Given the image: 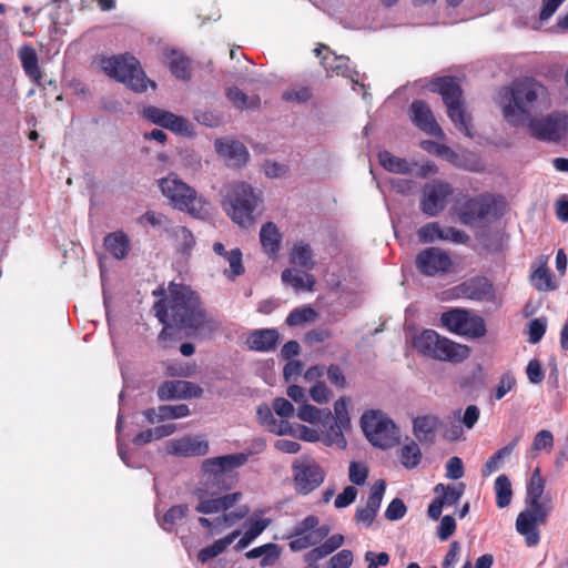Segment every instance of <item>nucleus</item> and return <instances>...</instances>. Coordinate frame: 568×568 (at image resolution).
<instances>
[{"mask_svg":"<svg viewBox=\"0 0 568 568\" xmlns=\"http://www.w3.org/2000/svg\"><path fill=\"white\" fill-rule=\"evenodd\" d=\"M248 454L237 453L206 458L202 462V477L195 489L197 505L195 510L204 515H217L214 518L200 517L199 523L210 535H219L244 519L250 508L237 504L243 495L239 491L224 494L237 483L236 469L247 463Z\"/></svg>","mask_w":568,"mask_h":568,"instance_id":"f257e3e1","label":"nucleus"},{"mask_svg":"<svg viewBox=\"0 0 568 568\" xmlns=\"http://www.w3.org/2000/svg\"><path fill=\"white\" fill-rule=\"evenodd\" d=\"M159 321L164 325L159 337H169L172 325L191 331L195 336H207L219 328V323L202 307L200 297L189 286L171 283L165 296L154 305Z\"/></svg>","mask_w":568,"mask_h":568,"instance_id":"f03ea898","label":"nucleus"},{"mask_svg":"<svg viewBox=\"0 0 568 568\" xmlns=\"http://www.w3.org/2000/svg\"><path fill=\"white\" fill-rule=\"evenodd\" d=\"M499 103L504 119L514 126H523L550 109L552 101L546 85L534 78H525L504 88Z\"/></svg>","mask_w":568,"mask_h":568,"instance_id":"7ed1b4c3","label":"nucleus"},{"mask_svg":"<svg viewBox=\"0 0 568 568\" xmlns=\"http://www.w3.org/2000/svg\"><path fill=\"white\" fill-rule=\"evenodd\" d=\"M545 489V481L540 476L539 468H536L530 477L526 494V508L520 511L516 519V530L525 538L528 547H535L539 544V525L547 521L551 511V505L541 501Z\"/></svg>","mask_w":568,"mask_h":568,"instance_id":"20e7f679","label":"nucleus"},{"mask_svg":"<svg viewBox=\"0 0 568 568\" xmlns=\"http://www.w3.org/2000/svg\"><path fill=\"white\" fill-rule=\"evenodd\" d=\"M223 206L239 226L248 229L255 223L254 213L262 202V192L244 181L227 183L222 189Z\"/></svg>","mask_w":568,"mask_h":568,"instance_id":"39448f33","label":"nucleus"},{"mask_svg":"<svg viewBox=\"0 0 568 568\" xmlns=\"http://www.w3.org/2000/svg\"><path fill=\"white\" fill-rule=\"evenodd\" d=\"M162 194L174 209L185 211L194 217H204L209 213V203L178 175L170 174L159 181Z\"/></svg>","mask_w":568,"mask_h":568,"instance_id":"423d86ee","label":"nucleus"},{"mask_svg":"<svg viewBox=\"0 0 568 568\" xmlns=\"http://www.w3.org/2000/svg\"><path fill=\"white\" fill-rule=\"evenodd\" d=\"M413 346L419 354L440 362L459 363L469 356L467 346L440 336L433 329L416 335Z\"/></svg>","mask_w":568,"mask_h":568,"instance_id":"0eeeda50","label":"nucleus"},{"mask_svg":"<svg viewBox=\"0 0 568 568\" xmlns=\"http://www.w3.org/2000/svg\"><path fill=\"white\" fill-rule=\"evenodd\" d=\"M100 65L108 77L125 84L135 92L145 91L149 83L154 87V83L145 78L139 61L132 55L102 58Z\"/></svg>","mask_w":568,"mask_h":568,"instance_id":"6e6552de","label":"nucleus"},{"mask_svg":"<svg viewBox=\"0 0 568 568\" xmlns=\"http://www.w3.org/2000/svg\"><path fill=\"white\" fill-rule=\"evenodd\" d=\"M361 427L368 442L378 448L388 449L399 443V430L382 410H367L361 417Z\"/></svg>","mask_w":568,"mask_h":568,"instance_id":"1a4fd4ad","label":"nucleus"},{"mask_svg":"<svg viewBox=\"0 0 568 568\" xmlns=\"http://www.w3.org/2000/svg\"><path fill=\"white\" fill-rule=\"evenodd\" d=\"M433 90L438 91L447 106V112L455 125L467 136H471L468 116L462 101V90L456 79L440 78L434 83Z\"/></svg>","mask_w":568,"mask_h":568,"instance_id":"9d476101","label":"nucleus"},{"mask_svg":"<svg viewBox=\"0 0 568 568\" xmlns=\"http://www.w3.org/2000/svg\"><path fill=\"white\" fill-rule=\"evenodd\" d=\"M526 124L531 136L540 141L559 142L568 136V114L562 111L535 116Z\"/></svg>","mask_w":568,"mask_h":568,"instance_id":"9b49d317","label":"nucleus"},{"mask_svg":"<svg viewBox=\"0 0 568 568\" xmlns=\"http://www.w3.org/2000/svg\"><path fill=\"white\" fill-rule=\"evenodd\" d=\"M440 322L449 332L471 338L485 335L484 320L468 311L454 308L442 314Z\"/></svg>","mask_w":568,"mask_h":568,"instance_id":"f8f14e48","label":"nucleus"},{"mask_svg":"<svg viewBox=\"0 0 568 568\" xmlns=\"http://www.w3.org/2000/svg\"><path fill=\"white\" fill-rule=\"evenodd\" d=\"M318 518L315 516H307L298 523L293 534L290 536L288 544L291 550L301 551L308 547L318 545L329 534V527L326 525H318Z\"/></svg>","mask_w":568,"mask_h":568,"instance_id":"ddd939ff","label":"nucleus"},{"mask_svg":"<svg viewBox=\"0 0 568 568\" xmlns=\"http://www.w3.org/2000/svg\"><path fill=\"white\" fill-rule=\"evenodd\" d=\"M453 194L454 189L449 183L434 180L424 185L419 207L424 214L436 216L445 210Z\"/></svg>","mask_w":568,"mask_h":568,"instance_id":"4468645a","label":"nucleus"},{"mask_svg":"<svg viewBox=\"0 0 568 568\" xmlns=\"http://www.w3.org/2000/svg\"><path fill=\"white\" fill-rule=\"evenodd\" d=\"M381 165L390 173L409 174L416 178L426 179L437 173L436 165L430 161L425 162H409L393 155L388 151H382L378 154Z\"/></svg>","mask_w":568,"mask_h":568,"instance_id":"2eb2a0df","label":"nucleus"},{"mask_svg":"<svg viewBox=\"0 0 568 568\" xmlns=\"http://www.w3.org/2000/svg\"><path fill=\"white\" fill-rule=\"evenodd\" d=\"M349 398L346 396L339 397L334 403L333 419H329L326 430H324L326 446H336L338 448H345L346 440L343 435L344 430L351 427V417L348 414Z\"/></svg>","mask_w":568,"mask_h":568,"instance_id":"dca6fc26","label":"nucleus"},{"mask_svg":"<svg viewBox=\"0 0 568 568\" xmlns=\"http://www.w3.org/2000/svg\"><path fill=\"white\" fill-rule=\"evenodd\" d=\"M295 488L308 494L317 488L325 478L323 468L311 457L302 456L293 463Z\"/></svg>","mask_w":568,"mask_h":568,"instance_id":"f3484780","label":"nucleus"},{"mask_svg":"<svg viewBox=\"0 0 568 568\" xmlns=\"http://www.w3.org/2000/svg\"><path fill=\"white\" fill-rule=\"evenodd\" d=\"M214 148L220 158L231 168H242L250 160L246 146L231 138H220L214 142Z\"/></svg>","mask_w":568,"mask_h":568,"instance_id":"a211bd4d","label":"nucleus"},{"mask_svg":"<svg viewBox=\"0 0 568 568\" xmlns=\"http://www.w3.org/2000/svg\"><path fill=\"white\" fill-rule=\"evenodd\" d=\"M416 263L419 271L429 276L446 272L452 265L449 255L438 247H429L420 252Z\"/></svg>","mask_w":568,"mask_h":568,"instance_id":"6ab92c4d","label":"nucleus"},{"mask_svg":"<svg viewBox=\"0 0 568 568\" xmlns=\"http://www.w3.org/2000/svg\"><path fill=\"white\" fill-rule=\"evenodd\" d=\"M203 389L187 381H168L158 388V396L161 400L199 398Z\"/></svg>","mask_w":568,"mask_h":568,"instance_id":"aec40b11","label":"nucleus"},{"mask_svg":"<svg viewBox=\"0 0 568 568\" xmlns=\"http://www.w3.org/2000/svg\"><path fill=\"white\" fill-rule=\"evenodd\" d=\"M166 452L183 457L204 456L209 453V443L200 436L186 435L168 442Z\"/></svg>","mask_w":568,"mask_h":568,"instance_id":"412c9836","label":"nucleus"},{"mask_svg":"<svg viewBox=\"0 0 568 568\" xmlns=\"http://www.w3.org/2000/svg\"><path fill=\"white\" fill-rule=\"evenodd\" d=\"M413 122L426 133L442 136L443 131L437 124L430 109L423 101H414L410 105Z\"/></svg>","mask_w":568,"mask_h":568,"instance_id":"4be33fe9","label":"nucleus"},{"mask_svg":"<svg viewBox=\"0 0 568 568\" xmlns=\"http://www.w3.org/2000/svg\"><path fill=\"white\" fill-rule=\"evenodd\" d=\"M322 64L328 72H334L337 75H342L352 80L355 90V85L364 89L365 85L358 82V72L349 65V59L344 55L326 54Z\"/></svg>","mask_w":568,"mask_h":568,"instance_id":"5701e85b","label":"nucleus"},{"mask_svg":"<svg viewBox=\"0 0 568 568\" xmlns=\"http://www.w3.org/2000/svg\"><path fill=\"white\" fill-rule=\"evenodd\" d=\"M278 341L280 334L275 328L254 329L246 337L248 348L256 352L274 351Z\"/></svg>","mask_w":568,"mask_h":568,"instance_id":"b1692460","label":"nucleus"},{"mask_svg":"<svg viewBox=\"0 0 568 568\" xmlns=\"http://www.w3.org/2000/svg\"><path fill=\"white\" fill-rule=\"evenodd\" d=\"M143 414L150 424H155L168 419L186 417L190 415V408L185 404L162 405L156 408H149Z\"/></svg>","mask_w":568,"mask_h":568,"instance_id":"393cba45","label":"nucleus"},{"mask_svg":"<svg viewBox=\"0 0 568 568\" xmlns=\"http://www.w3.org/2000/svg\"><path fill=\"white\" fill-rule=\"evenodd\" d=\"M296 415L301 420L311 425H318L324 430H326L329 419H333V414L328 408L321 409L307 403L297 408Z\"/></svg>","mask_w":568,"mask_h":568,"instance_id":"a878e982","label":"nucleus"},{"mask_svg":"<svg viewBox=\"0 0 568 568\" xmlns=\"http://www.w3.org/2000/svg\"><path fill=\"white\" fill-rule=\"evenodd\" d=\"M440 422L435 415L416 417L413 422L414 434L420 443H433Z\"/></svg>","mask_w":568,"mask_h":568,"instance_id":"bb28decb","label":"nucleus"},{"mask_svg":"<svg viewBox=\"0 0 568 568\" xmlns=\"http://www.w3.org/2000/svg\"><path fill=\"white\" fill-rule=\"evenodd\" d=\"M18 57L26 74L37 84L42 80V73L39 68V60L36 50L24 44L19 49Z\"/></svg>","mask_w":568,"mask_h":568,"instance_id":"cd10ccee","label":"nucleus"},{"mask_svg":"<svg viewBox=\"0 0 568 568\" xmlns=\"http://www.w3.org/2000/svg\"><path fill=\"white\" fill-rule=\"evenodd\" d=\"M256 415L260 424L270 433L280 436L287 434L290 423L284 419H276L273 416L272 409L266 404L257 407Z\"/></svg>","mask_w":568,"mask_h":568,"instance_id":"c85d7f7f","label":"nucleus"},{"mask_svg":"<svg viewBox=\"0 0 568 568\" xmlns=\"http://www.w3.org/2000/svg\"><path fill=\"white\" fill-rule=\"evenodd\" d=\"M260 241L264 252L274 257L280 250L282 235L274 223L267 222L261 227Z\"/></svg>","mask_w":568,"mask_h":568,"instance_id":"c756f323","label":"nucleus"},{"mask_svg":"<svg viewBox=\"0 0 568 568\" xmlns=\"http://www.w3.org/2000/svg\"><path fill=\"white\" fill-rule=\"evenodd\" d=\"M247 559L261 558L260 566L268 567L276 564L281 557V548L277 544L268 542L248 550L245 554Z\"/></svg>","mask_w":568,"mask_h":568,"instance_id":"7c9ffc66","label":"nucleus"},{"mask_svg":"<svg viewBox=\"0 0 568 568\" xmlns=\"http://www.w3.org/2000/svg\"><path fill=\"white\" fill-rule=\"evenodd\" d=\"M105 250L115 258H124L130 251V240L123 232H114L104 239Z\"/></svg>","mask_w":568,"mask_h":568,"instance_id":"2f4dec72","label":"nucleus"},{"mask_svg":"<svg viewBox=\"0 0 568 568\" xmlns=\"http://www.w3.org/2000/svg\"><path fill=\"white\" fill-rule=\"evenodd\" d=\"M281 277L283 283L296 291H313L315 284L313 275L292 268L284 270Z\"/></svg>","mask_w":568,"mask_h":568,"instance_id":"473e14b6","label":"nucleus"},{"mask_svg":"<svg viewBox=\"0 0 568 568\" xmlns=\"http://www.w3.org/2000/svg\"><path fill=\"white\" fill-rule=\"evenodd\" d=\"M241 535V530H233L231 534L225 536L224 538L215 540L212 545L200 550L197 555V559L201 562H206L207 560L219 556L224 552L226 548Z\"/></svg>","mask_w":568,"mask_h":568,"instance_id":"72a5a7b5","label":"nucleus"},{"mask_svg":"<svg viewBox=\"0 0 568 568\" xmlns=\"http://www.w3.org/2000/svg\"><path fill=\"white\" fill-rule=\"evenodd\" d=\"M520 440V436H516L508 445L497 450L493 456L488 458V460L485 463L483 468V476L488 477L493 473L497 471L500 468L501 463L504 459L509 457L515 449V447L518 445Z\"/></svg>","mask_w":568,"mask_h":568,"instance_id":"f704fd0d","label":"nucleus"},{"mask_svg":"<svg viewBox=\"0 0 568 568\" xmlns=\"http://www.w3.org/2000/svg\"><path fill=\"white\" fill-rule=\"evenodd\" d=\"M290 261L293 264L312 270L315 265L313 252L307 243L298 242L293 245L290 252Z\"/></svg>","mask_w":568,"mask_h":568,"instance_id":"c9c22d12","label":"nucleus"},{"mask_svg":"<svg viewBox=\"0 0 568 568\" xmlns=\"http://www.w3.org/2000/svg\"><path fill=\"white\" fill-rule=\"evenodd\" d=\"M270 524L271 520L268 518L251 520L250 527L243 534L241 539L236 542L235 549L243 550L246 547H248V545L253 542L268 527Z\"/></svg>","mask_w":568,"mask_h":568,"instance_id":"e433bc0d","label":"nucleus"},{"mask_svg":"<svg viewBox=\"0 0 568 568\" xmlns=\"http://www.w3.org/2000/svg\"><path fill=\"white\" fill-rule=\"evenodd\" d=\"M286 435H291L308 443H316L320 440L324 443L325 439L324 428L320 427V429H315L302 424H290V429Z\"/></svg>","mask_w":568,"mask_h":568,"instance_id":"4c0bfd02","label":"nucleus"},{"mask_svg":"<svg viewBox=\"0 0 568 568\" xmlns=\"http://www.w3.org/2000/svg\"><path fill=\"white\" fill-rule=\"evenodd\" d=\"M175 247L183 255H189L195 245V239L192 232L185 226H175L172 230Z\"/></svg>","mask_w":568,"mask_h":568,"instance_id":"58836bf2","label":"nucleus"},{"mask_svg":"<svg viewBox=\"0 0 568 568\" xmlns=\"http://www.w3.org/2000/svg\"><path fill=\"white\" fill-rule=\"evenodd\" d=\"M532 286L540 292L554 291L557 283L552 277L550 270L546 265L539 266L531 275Z\"/></svg>","mask_w":568,"mask_h":568,"instance_id":"ea45409f","label":"nucleus"},{"mask_svg":"<svg viewBox=\"0 0 568 568\" xmlns=\"http://www.w3.org/2000/svg\"><path fill=\"white\" fill-rule=\"evenodd\" d=\"M471 300H481L491 293V285L485 278H473L460 286Z\"/></svg>","mask_w":568,"mask_h":568,"instance_id":"a19ab883","label":"nucleus"},{"mask_svg":"<svg viewBox=\"0 0 568 568\" xmlns=\"http://www.w3.org/2000/svg\"><path fill=\"white\" fill-rule=\"evenodd\" d=\"M496 493V504L499 508L507 507L513 497V489L509 478L506 475H499L494 485Z\"/></svg>","mask_w":568,"mask_h":568,"instance_id":"79ce46f5","label":"nucleus"},{"mask_svg":"<svg viewBox=\"0 0 568 568\" xmlns=\"http://www.w3.org/2000/svg\"><path fill=\"white\" fill-rule=\"evenodd\" d=\"M422 459L420 448L414 440H408L399 449V460L406 468L416 467Z\"/></svg>","mask_w":568,"mask_h":568,"instance_id":"37998d69","label":"nucleus"},{"mask_svg":"<svg viewBox=\"0 0 568 568\" xmlns=\"http://www.w3.org/2000/svg\"><path fill=\"white\" fill-rule=\"evenodd\" d=\"M168 65L172 73L179 79H187L190 75L189 61L180 52L172 50L168 55Z\"/></svg>","mask_w":568,"mask_h":568,"instance_id":"c03bdc74","label":"nucleus"},{"mask_svg":"<svg viewBox=\"0 0 568 568\" xmlns=\"http://www.w3.org/2000/svg\"><path fill=\"white\" fill-rule=\"evenodd\" d=\"M226 95L230 102L241 110L257 108L260 104L257 97H248L239 88H230Z\"/></svg>","mask_w":568,"mask_h":568,"instance_id":"a18cd8bd","label":"nucleus"},{"mask_svg":"<svg viewBox=\"0 0 568 568\" xmlns=\"http://www.w3.org/2000/svg\"><path fill=\"white\" fill-rule=\"evenodd\" d=\"M223 258L230 266V268L225 271V275L229 280H234L244 273L242 252L240 248H232Z\"/></svg>","mask_w":568,"mask_h":568,"instance_id":"49530a36","label":"nucleus"},{"mask_svg":"<svg viewBox=\"0 0 568 568\" xmlns=\"http://www.w3.org/2000/svg\"><path fill=\"white\" fill-rule=\"evenodd\" d=\"M554 447V436L551 432L542 429L539 430L532 440L531 448L529 450L530 457H535L538 452L547 450L550 452Z\"/></svg>","mask_w":568,"mask_h":568,"instance_id":"de8ad7c7","label":"nucleus"},{"mask_svg":"<svg viewBox=\"0 0 568 568\" xmlns=\"http://www.w3.org/2000/svg\"><path fill=\"white\" fill-rule=\"evenodd\" d=\"M317 314L312 307H301L293 310L286 317L288 326H301L308 322H313Z\"/></svg>","mask_w":568,"mask_h":568,"instance_id":"09e8293b","label":"nucleus"},{"mask_svg":"<svg viewBox=\"0 0 568 568\" xmlns=\"http://www.w3.org/2000/svg\"><path fill=\"white\" fill-rule=\"evenodd\" d=\"M159 125L179 133L185 132L189 129L187 120L168 111H165L164 115L161 118Z\"/></svg>","mask_w":568,"mask_h":568,"instance_id":"8fccbe9b","label":"nucleus"},{"mask_svg":"<svg viewBox=\"0 0 568 568\" xmlns=\"http://www.w3.org/2000/svg\"><path fill=\"white\" fill-rule=\"evenodd\" d=\"M447 420L449 422L450 426L444 430L443 436L450 442L462 439L463 426L459 424L460 410H455L452 416H448Z\"/></svg>","mask_w":568,"mask_h":568,"instance_id":"3c124183","label":"nucleus"},{"mask_svg":"<svg viewBox=\"0 0 568 568\" xmlns=\"http://www.w3.org/2000/svg\"><path fill=\"white\" fill-rule=\"evenodd\" d=\"M189 511L186 505L172 506L163 517V528L170 530L172 526L182 520Z\"/></svg>","mask_w":568,"mask_h":568,"instance_id":"603ef678","label":"nucleus"},{"mask_svg":"<svg viewBox=\"0 0 568 568\" xmlns=\"http://www.w3.org/2000/svg\"><path fill=\"white\" fill-rule=\"evenodd\" d=\"M385 489L386 485L384 480L375 481L374 485L372 486L371 494L368 496L365 507L378 511L383 500V496L385 494Z\"/></svg>","mask_w":568,"mask_h":568,"instance_id":"864d4df0","label":"nucleus"},{"mask_svg":"<svg viewBox=\"0 0 568 568\" xmlns=\"http://www.w3.org/2000/svg\"><path fill=\"white\" fill-rule=\"evenodd\" d=\"M282 97L287 102L301 104L308 101L311 98V91L307 87L296 85L284 91Z\"/></svg>","mask_w":568,"mask_h":568,"instance_id":"5fc2aeb1","label":"nucleus"},{"mask_svg":"<svg viewBox=\"0 0 568 568\" xmlns=\"http://www.w3.org/2000/svg\"><path fill=\"white\" fill-rule=\"evenodd\" d=\"M139 221L141 224L148 223V224L152 225L153 227L164 230V231H168L170 227L169 219L164 214H162L160 212H155V211L145 212L139 219Z\"/></svg>","mask_w":568,"mask_h":568,"instance_id":"6e6d98bb","label":"nucleus"},{"mask_svg":"<svg viewBox=\"0 0 568 568\" xmlns=\"http://www.w3.org/2000/svg\"><path fill=\"white\" fill-rule=\"evenodd\" d=\"M442 226L437 222H432L418 230V237L420 242L432 243L439 240Z\"/></svg>","mask_w":568,"mask_h":568,"instance_id":"4d7b16f0","label":"nucleus"},{"mask_svg":"<svg viewBox=\"0 0 568 568\" xmlns=\"http://www.w3.org/2000/svg\"><path fill=\"white\" fill-rule=\"evenodd\" d=\"M310 396L317 404H326L332 398V392L323 382H316L310 389Z\"/></svg>","mask_w":568,"mask_h":568,"instance_id":"13d9d810","label":"nucleus"},{"mask_svg":"<svg viewBox=\"0 0 568 568\" xmlns=\"http://www.w3.org/2000/svg\"><path fill=\"white\" fill-rule=\"evenodd\" d=\"M368 476L367 467L362 463L353 462L349 465L348 477L349 480L355 485L365 484Z\"/></svg>","mask_w":568,"mask_h":568,"instance_id":"bf43d9fd","label":"nucleus"},{"mask_svg":"<svg viewBox=\"0 0 568 568\" xmlns=\"http://www.w3.org/2000/svg\"><path fill=\"white\" fill-rule=\"evenodd\" d=\"M546 321L544 318H535L529 323V342L537 344L546 332Z\"/></svg>","mask_w":568,"mask_h":568,"instance_id":"052dcab7","label":"nucleus"},{"mask_svg":"<svg viewBox=\"0 0 568 568\" xmlns=\"http://www.w3.org/2000/svg\"><path fill=\"white\" fill-rule=\"evenodd\" d=\"M406 514V506L402 499L395 498L390 501L385 510V517L388 520H398Z\"/></svg>","mask_w":568,"mask_h":568,"instance_id":"680f3d73","label":"nucleus"},{"mask_svg":"<svg viewBox=\"0 0 568 568\" xmlns=\"http://www.w3.org/2000/svg\"><path fill=\"white\" fill-rule=\"evenodd\" d=\"M460 552V544L458 541H453L449 546L447 554L444 557L442 568H455L456 564L459 560Z\"/></svg>","mask_w":568,"mask_h":568,"instance_id":"e2e57ef3","label":"nucleus"},{"mask_svg":"<svg viewBox=\"0 0 568 568\" xmlns=\"http://www.w3.org/2000/svg\"><path fill=\"white\" fill-rule=\"evenodd\" d=\"M464 476L463 462L459 457H450L446 463V477L459 479Z\"/></svg>","mask_w":568,"mask_h":568,"instance_id":"0e129e2a","label":"nucleus"},{"mask_svg":"<svg viewBox=\"0 0 568 568\" xmlns=\"http://www.w3.org/2000/svg\"><path fill=\"white\" fill-rule=\"evenodd\" d=\"M357 496V489L354 486H347L337 495L334 505L336 508H344L349 506Z\"/></svg>","mask_w":568,"mask_h":568,"instance_id":"69168bd1","label":"nucleus"},{"mask_svg":"<svg viewBox=\"0 0 568 568\" xmlns=\"http://www.w3.org/2000/svg\"><path fill=\"white\" fill-rule=\"evenodd\" d=\"M456 529V523L453 516L446 515L442 518L439 527H438V538L440 540L448 539Z\"/></svg>","mask_w":568,"mask_h":568,"instance_id":"338daca9","label":"nucleus"},{"mask_svg":"<svg viewBox=\"0 0 568 568\" xmlns=\"http://www.w3.org/2000/svg\"><path fill=\"white\" fill-rule=\"evenodd\" d=\"M353 562V554L351 550L344 549L334 555L331 560L329 565L331 568H349V566Z\"/></svg>","mask_w":568,"mask_h":568,"instance_id":"774afa93","label":"nucleus"}]
</instances>
